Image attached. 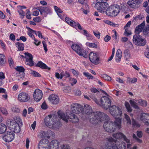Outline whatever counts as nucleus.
Instances as JSON below:
<instances>
[{
	"label": "nucleus",
	"mask_w": 149,
	"mask_h": 149,
	"mask_svg": "<svg viewBox=\"0 0 149 149\" xmlns=\"http://www.w3.org/2000/svg\"><path fill=\"white\" fill-rule=\"evenodd\" d=\"M71 107L72 113H71L69 116H68L67 114L65 115L64 113L61 111H58L57 113L58 116L66 122H68V120L72 123L78 122L79 119L74 113L80 114V116L82 118V114L84 109L81 105L77 103L72 105Z\"/></svg>",
	"instance_id": "nucleus-1"
},
{
	"label": "nucleus",
	"mask_w": 149,
	"mask_h": 149,
	"mask_svg": "<svg viewBox=\"0 0 149 149\" xmlns=\"http://www.w3.org/2000/svg\"><path fill=\"white\" fill-rule=\"evenodd\" d=\"M84 109L82 114V118L83 119H89L91 123L93 124H96L97 120H101L104 119L103 116L105 117L107 116L104 113L100 111L95 112H93L92 109L91 107L87 104L84 105Z\"/></svg>",
	"instance_id": "nucleus-2"
},
{
	"label": "nucleus",
	"mask_w": 149,
	"mask_h": 149,
	"mask_svg": "<svg viewBox=\"0 0 149 149\" xmlns=\"http://www.w3.org/2000/svg\"><path fill=\"white\" fill-rule=\"evenodd\" d=\"M105 115L107 116L105 117V116H103L104 119L101 120H97V123L99 122H101L102 121H105V122L103 125V127L104 130L108 132H114L116 129H120V126L121 123V119L119 118L116 119L114 122L110 120V118L106 114L104 113Z\"/></svg>",
	"instance_id": "nucleus-3"
},
{
	"label": "nucleus",
	"mask_w": 149,
	"mask_h": 149,
	"mask_svg": "<svg viewBox=\"0 0 149 149\" xmlns=\"http://www.w3.org/2000/svg\"><path fill=\"white\" fill-rule=\"evenodd\" d=\"M90 97L93 100L96 104L102 106V107L107 109L109 108L111 105V102L110 99L108 97L104 96L101 97L100 102L96 99L93 95L90 96Z\"/></svg>",
	"instance_id": "nucleus-4"
},
{
	"label": "nucleus",
	"mask_w": 149,
	"mask_h": 149,
	"mask_svg": "<svg viewBox=\"0 0 149 149\" xmlns=\"http://www.w3.org/2000/svg\"><path fill=\"white\" fill-rule=\"evenodd\" d=\"M119 6L116 5L115 6L111 5L109 6L106 11V13L108 16L114 17L117 16L120 11Z\"/></svg>",
	"instance_id": "nucleus-5"
},
{
	"label": "nucleus",
	"mask_w": 149,
	"mask_h": 149,
	"mask_svg": "<svg viewBox=\"0 0 149 149\" xmlns=\"http://www.w3.org/2000/svg\"><path fill=\"white\" fill-rule=\"evenodd\" d=\"M44 122L46 126L50 128H57L60 127L58 125V122H55V120L54 117L52 118V116L49 115L47 116L44 119Z\"/></svg>",
	"instance_id": "nucleus-6"
},
{
	"label": "nucleus",
	"mask_w": 149,
	"mask_h": 149,
	"mask_svg": "<svg viewBox=\"0 0 149 149\" xmlns=\"http://www.w3.org/2000/svg\"><path fill=\"white\" fill-rule=\"evenodd\" d=\"M134 43L139 46H144L146 44V40L139 34H136L134 35L132 39Z\"/></svg>",
	"instance_id": "nucleus-7"
},
{
	"label": "nucleus",
	"mask_w": 149,
	"mask_h": 149,
	"mask_svg": "<svg viewBox=\"0 0 149 149\" xmlns=\"http://www.w3.org/2000/svg\"><path fill=\"white\" fill-rule=\"evenodd\" d=\"M109 112L116 119L119 118L122 113L121 109L116 105H112L109 108Z\"/></svg>",
	"instance_id": "nucleus-8"
},
{
	"label": "nucleus",
	"mask_w": 149,
	"mask_h": 149,
	"mask_svg": "<svg viewBox=\"0 0 149 149\" xmlns=\"http://www.w3.org/2000/svg\"><path fill=\"white\" fill-rule=\"evenodd\" d=\"M71 48L79 55L82 56L85 58L88 57V54L86 51L84 49H82L78 45L76 44H72Z\"/></svg>",
	"instance_id": "nucleus-9"
},
{
	"label": "nucleus",
	"mask_w": 149,
	"mask_h": 149,
	"mask_svg": "<svg viewBox=\"0 0 149 149\" xmlns=\"http://www.w3.org/2000/svg\"><path fill=\"white\" fill-rule=\"evenodd\" d=\"M107 140L111 143L110 144H107L105 146L106 149H118V146L116 144L117 140L110 137L107 139Z\"/></svg>",
	"instance_id": "nucleus-10"
},
{
	"label": "nucleus",
	"mask_w": 149,
	"mask_h": 149,
	"mask_svg": "<svg viewBox=\"0 0 149 149\" xmlns=\"http://www.w3.org/2000/svg\"><path fill=\"white\" fill-rule=\"evenodd\" d=\"M109 6V4L107 3L102 1L97 2L95 5L96 9L100 13L104 12Z\"/></svg>",
	"instance_id": "nucleus-11"
},
{
	"label": "nucleus",
	"mask_w": 149,
	"mask_h": 149,
	"mask_svg": "<svg viewBox=\"0 0 149 149\" xmlns=\"http://www.w3.org/2000/svg\"><path fill=\"white\" fill-rule=\"evenodd\" d=\"M88 57L90 61L92 63L96 65L99 64L100 58L97 53L91 52L89 54Z\"/></svg>",
	"instance_id": "nucleus-12"
},
{
	"label": "nucleus",
	"mask_w": 149,
	"mask_h": 149,
	"mask_svg": "<svg viewBox=\"0 0 149 149\" xmlns=\"http://www.w3.org/2000/svg\"><path fill=\"white\" fill-rule=\"evenodd\" d=\"M24 54L25 57L23 55H21V56L26 58V65L30 66H33L34 65V62L33 61V57L32 55L28 52H26Z\"/></svg>",
	"instance_id": "nucleus-13"
},
{
	"label": "nucleus",
	"mask_w": 149,
	"mask_h": 149,
	"mask_svg": "<svg viewBox=\"0 0 149 149\" xmlns=\"http://www.w3.org/2000/svg\"><path fill=\"white\" fill-rule=\"evenodd\" d=\"M15 134L13 132L8 131L5 133L3 136V139L6 142H10L14 138Z\"/></svg>",
	"instance_id": "nucleus-14"
},
{
	"label": "nucleus",
	"mask_w": 149,
	"mask_h": 149,
	"mask_svg": "<svg viewBox=\"0 0 149 149\" xmlns=\"http://www.w3.org/2000/svg\"><path fill=\"white\" fill-rule=\"evenodd\" d=\"M10 128L13 130L15 133H18L20 131V128L18 123L14 120H10Z\"/></svg>",
	"instance_id": "nucleus-15"
},
{
	"label": "nucleus",
	"mask_w": 149,
	"mask_h": 149,
	"mask_svg": "<svg viewBox=\"0 0 149 149\" xmlns=\"http://www.w3.org/2000/svg\"><path fill=\"white\" fill-rule=\"evenodd\" d=\"M36 9L38 10L40 12L41 15H44L45 16L48 14H50L52 12V10L50 8L47 7L39 6L36 8Z\"/></svg>",
	"instance_id": "nucleus-16"
},
{
	"label": "nucleus",
	"mask_w": 149,
	"mask_h": 149,
	"mask_svg": "<svg viewBox=\"0 0 149 149\" xmlns=\"http://www.w3.org/2000/svg\"><path fill=\"white\" fill-rule=\"evenodd\" d=\"M49 141L46 139L41 140L38 143L39 149H48Z\"/></svg>",
	"instance_id": "nucleus-17"
},
{
	"label": "nucleus",
	"mask_w": 149,
	"mask_h": 149,
	"mask_svg": "<svg viewBox=\"0 0 149 149\" xmlns=\"http://www.w3.org/2000/svg\"><path fill=\"white\" fill-rule=\"evenodd\" d=\"M141 2V0H130L127 2V4L130 7L136 8L139 6Z\"/></svg>",
	"instance_id": "nucleus-18"
},
{
	"label": "nucleus",
	"mask_w": 149,
	"mask_h": 149,
	"mask_svg": "<svg viewBox=\"0 0 149 149\" xmlns=\"http://www.w3.org/2000/svg\"><path fill=\"white\" fill-rule=\"evenodd\" d=\"M18 99L20 102H25L27 101L30 99L28 94L22 92L20 93L18 95Z\"/></svg>",
	"instance_id": "nucleus-19"
},
{
	"label": "nucleus",
	"mask_w": 149,
	"mask_h": 149,
	"mask_svg": "<svg viewBox=\"0 0 149 149\" xmlns=\"http://www.w3.org/2000/svg\"><path fill=\"white\" fill-rule=\"evenodd\" d=\"M34 100L37 102L39 101L42 97V93L41 90L38 89H36L33 94Z\"/></svg>",
	"instance_id": "nucleus-20"
},
{
	"label": "nucleus",
	"mask_w": 149,
	"mask_h": 149,
	"mask_svg": "<svg viewBox=\"0 0 149 149\" xmlns=\"http://www.w3.org/2000/svg\"><path fill=\"white\" fill-rule=\"evenodd\" d=\"M113 136L114 138L117 139H120L123 138L124 140L127 143H129L130 142V140L127 139L125 135L121 132H118L113 134Z\"/></svg>",
	"instance_id": "nucleus-21"
},
{
	"label": "nucleus",
	"mask_w": 149,
	"mask_h": 149,
	"mask_svg": "<svg viewBox=\"0 0 149 149\" xmlns=\"http://www.w3.org/2000/svg\"><path fill=\"white\" fill-rule=\"evenodd\" d=\"M59 143L56 140L49 143L48 149H58Z\"/></svg>",
	"instance_id": "nucleus-22"
},
{
	"label": "nucleus",
	"mask_w": 149,
	"mask_h": 149,
	"mask_svg": "<svg viewBox=\"0 0 149 149\" xmlns=\"http://www.w3.org/2000/svg\"><path fill=\"white\" fill-rule=\"evenodd\" d=\"M50 102L54 104H58L59 101L58 97L56 95L52 94L50 95L48 98Z\"/></svg>",
	"instance_id": "nucleus-23"
},
{
	"label": "nucleus",
	"mask_w": 149,
	"mask_h": 149,
	"mask_svg": "<svg viewBox=\"0 0 149 149\" xmlns=\"http://www.w3.org/2000/svg\"><path fill=\"white\" fill-rule=\"evenodd\" d=\"M145 25V21H144L142 23L137 26L136 27L135 29L136 33H137V34H139L141 32H142L143 29L144 28Z\"/></svg>",
	"instance_id": "nucleus-24"
},
{
	"label": "nucleus",
	"mask_w": 149,
	"mask_h": 149,
	"mask_svg": "<svg viewBox=\"0 0 149 149\" xmlns=\"http://www.w3.org/2000/svg\"><path fill=\"white\" fill-rule=\"evenodd\" d=\"M36 66L37 67H38L42 69H48V70H49L51 68L48 67L44 63H42L41 61H39L36 64Z\"/></svg>",
	"instance_id": "nucleus-25"
},
{
	"label": "nucleus",
	"mask_w": 149,
	"mask_h": 149,
	"mask_svg": "<svg viewBox=\"0 0 149 149\" xmlns=\"http://www.w3.org/2000/svg\"><path fill=\"white\" fill-rule=\"evenodd\" d=\"M68 24L73 27H75L77 26L78 28L79 29H82V27L78 22L76 23L72 19V21H70Z\"/></svg>",
	"instance_id": "nucleus-26"
},
{
	"label": "nucleus",
	"mask_w": 149,
	"mask_h": 149,
	"mask_svg": "<svg viewBox=\"0 0 149 149\" xmlns=\"http://www.w3.org/2000/svg\"><path fill=\"white\" fill-rule=\"evenodd\" d=\"M148 117H149V114L142 113L141 114L140 118L141 120L144 123L145 121L147 120Z\"/></svg>",
	"instance_id": "nucleus-27"
},
{
	"label": "nucleus",
	"mask_w": 149,
	"mask_h": 149,
	"mask_svg": "<svg viewBox=\"0 0 149 149\" xmlns=\"http://www.w3.org/2000/svg\"><path fill=\"white\" fill-rule=\"evenodd\" d=\"M7 129L6 125L3 123L0 124V134L4 133Z\"/></svg>",
	"instance_id": "nucleus-28"
},
{
	"label": "nucleus",
	"mask_w": 149,
	"mask_h": 149,
	"mask_svg": "<svg viewBox=\"0 0 149 149\" xmlns=\"http://www.w3.org/2000/svg\"><path fill=\"white\" fill-rule=\"evenodd\" d=\"M15 44L17 45V47L18 49V51H21L24 50V45L23 43L17 42H16Z\"/></svg>",
	"instance_id": "nucleus-29"
},
{
	"label": "nucleus",
	"mask_w": 149,
	"mask_h": 149,
	"mask_svg": "<svg viewBox=\"0 0 149 149\" xmlns=\"http://www.w3.org/2000/svg\"><path fill=\"white\" fill-rule=\"evenodd\" d=\"M137 79L136 78H132L130 77H128L127 78V82L129 83H134L137 82Z\"/></svg>",
	"instance_id": "nucleus-30"
},
{
	"label": "nucleus",
	"mask_w": 149,
	"mask_h": 149,
	"mask_svg": "<svg viewBox=\"0 0 149 149\" xmlns=\"http://www.w3.org/2000/svg\"><path fill=\"white\" fill-rule=\"evenodd\" d=\"M129 102L132 106L133 108L136 109H139V107L137 105V103H136L135 101L132 100H130Z\"/></svg>",
	"instance_id": "nucleus-31"
},
{
	"label": "nucleus",
	"mask_w": 149,
	"mask_h": 149,
	"mask_svg": "<svg viewBox=\"0 0 149 149\" xmlns=\"http://www.w3.org/2000/svg\"><path fill=\"white\" fill-rule=\"evenodd\" d=\"M70 76V75L68 72L67 71H66L65 72H63L60 74V79H62L63 77H69Z\"/></svg>",
	"instance_id": "nucleus-32"
},
{
	"label": "nucleus",
	"mask_w": 149,
	"mask_h": 149,
	"mask_svg": "<svg viewBox=\"0 0 149 149\" xmlns=\"http://www.w3.org/2000/svg\"><path fill=\"white\" fill-rule=\"evenodd\" d=\"M5 56L3 54H0V63L1 65H4L5 61H4Z\"/></svg>",
	"instance_id": "nucleus-33"
},
{
	"label": "nucleus",
	"mask_w": 149,
	"mask_h": 149,
	"mask_svg": "<svg viewBox=\"0 0 149 149\" xmlns=\"http://www.w3.org/2000/svg\"><path fill=\"white\" fill-rule=\"evenodd\" d=\"M132 137L136 142L139 143H141L142 142V141L141 139L138 138L135 134H133Z\"/></svg>",
	"instance_id": "nucleus-34"
},
{
	"label": "nucleus",
	"mask_w": 149,
	"mask_h": 149,
	"mask_svg": "<svg viewBox=\"0 0 149 149\" xmlns=\"http://www.w3.org/2000/svg\"><path fill=\"white\" fill-rule=\"evenodd\" d=\"M83 74L89 79H93L94 78L88 72H84Z\"/></svg>",
	"instance_id": "nucleus-35"
},
{
	"label": "nucleus",
	"mask_w": 149,
	"mask_h": 149,
	"mask_svg": "<svg viewBox=\"0 0 149 149\" xmlns=\"http://www.w3.org/2000/svg\"><path fill=\"white\" fill-rule=\"evenodd\" d=\"M125 105L128 112H131L132 111V109L130 107L129 103L128 102H125Z\"/></svg>",
	"instance_id": "nucleus-36"
},
{
	"label": "nucleus",
	"mask_w": 149,
	"mask_h": 149,
	"mask_svg": "<svg viewBox=\"0 0 149 149\" xmlns=\"http://www.w3.org/2000/svg\"><path fill=\"white\" fill-rule=\"evenodd\" d=\"M101 77L103 79L107 81H110L111 80V77L107 74L102 75Z\"/></svg>",
	"instance_id": "nucleus-37"
},
{
	"label": "nucleus",
	"mask_w": 149,
	"mask_h": 149,
	"mask_svg": "<svg viewBox=\"0 0 149 149\" xmlns=\"http://www.w3.org/2000/svg\"><path fill=\"white\" fill-rule=\"evenodd\" d=\"M138 104H139L140 105L144 107H146L147 106V102L144 100H139L138 102Z\"/></svg>",
	"instance_id": "nucleus-38"
},
{
	"label": "nucleus",
	"mask_w": 149,
	"mask_h": 149,
	"mask_svg": "<svg viewBox=\"0 0 149 149\" xmlns=\"http://www.w3.org/2000/svg\"><path fill=\"white\" fill-rule=\"evenodd\" d=\"M31 74L35 77H41V75L39 73L33 70L31 71Z\"/></svg>",
	"instance_id": "nucleus-39"
},
{
	"label": "nucleus",
	"mask_w": 149,
	"mask_h": 149,
	"mask_svg": "<svg viewBox=\"0 0 149 149\" xmlns=\"http://www.w3.org/2000/svg\"><path fill=\"white\" fill-rule=\"evenodd\" d=\"M132 125L133 127L138 128L140 126V125L134 119H132Z\"/></svg>",
	"instance_id": "nucleus-40"
},
{
	"label": "nucleus",
	"mask_w": 149,
	"mask_h": 149,
	"mask_svg": "<svg viewBox=\"0 0 149 149\" xmlns=\"http://www.w3.org/2000/svg\"><path fill=\"white\" fill-rule=\"evenodd\" d=\"M86 45L91 47L93 48H97V45L95 43H91L90 42H86Z\"/></svg>",
	"instance_id": "nucleus-41"
},
{
	"label": "nucleus",
	"mask_w": 149,
	"mask_h": 149,
	"mask_svg": "<svg viewBox=\"0 0 149 149\" xmlns=\"http://www.w3.org/2000/svg\"><path fill=\"white\" fill-rule=\"evenodd\" d=\"M0 111L2 113L3 115H7L8 114V112L6 109L4 107H0Z\"/></svg>",
	"instance_id": "nucleus-42"
},
{
	"label": "nucleus",
	"mask_w": 149,
	"mask_h": 149,
	"mask_svg": "<svg viewBox=\"0 0 149 149\" xmlns=\"http://www.w3.org/2000/svg\"><path fill=\"white\" fill-rule=\"evenodd\" d=\"M124 54H125V56L127 58H129L130 56V51L128 49H126L124 50Z\"/></svg>",
	"instance_id": "nucleus-43"
},
{
	"label": "nucleus",
	"mask_w": 149,
	"mask_h": 149,
	"mask_svg": "<svg viewBox=\"0 0 149 149\" xmlns=\"http://www.w3.org/2000/svg\"><path fill=\"white\" fill-rule=\"evenodd\" d=\"M125 118L126 120L127 124L130 125L131 124V121L129 117L126 114H125Z\"/></svg>",
	"instance_id": "nucleus-44"
},
{
	"label": "nucleus",
	"mask_w": 149,
	"mask_h": 149,
	"mask_svg": "<svg viewBox=\"0 0 149 149\" xmlns=\"http://www.w3.org/2000/svg\"><path fill=\"white\" fill-rule=\"evenodd\" d=\"M86 8L84 7V6H83L82 9L83 10V11L84 14H87L89 11V7L87 5H86Z\"/></svg>",
	"instance_id": "nucleus-45"
},
{
	"label": "nucleus",
	"mask_w": 149,
	"mask_h": 149,
	"mask_svg": "<svg viewBox=\"0 0 149 149\" xmlns=\"http://www.w3.org/2000/svg\"><path fill=\"white\" fill-rule=\"evenodd\" d=\"M46 132L44 131L40 132L38 134V136L40 137L43 138L46 136Z\"/></svg>",
	"instance_id": "nucleus-46"
},
{
	"label": "nucleus",
	"mask_w": 149,
	"mask_h": 149,
	"mask_svg": "<svg viewBox=\"0 0 149 149\" xmlns=\"http://www.w3.org/2000/svg\"><path fill=\"white\" fill-rule=\"evenodd\" d=\"M15 69L17 71L22 72H24L25 70L24 68L22 66H17L15 68Z\"/></svg>",
	"instance_id": "nucleus-47"
},
{
	"label": "nucleus",
	"mask_w": 149,
	"mask_h": 149,
	"mask_svg": "<svg viewBox=\"0 0 149 149\" xmlns=\"http://www.w3.org/2000/svg\"><path fill=\"white\" fill-rule=\"evenodd\" d=\"M21 17L23 19L25 15V12L22 10H19L18 11Z\"/></svg>",
	"instance_id": "nucleus-48"
},
{
	"label": "nucleus",
	"mask_w": 149,
	"mask_h": 149,
	"mask_svg": "<svg viewBox=\"0 0 149 149\" xmlns=\"http://www.w3.org/2000/svg\"><path fill=\"white\" fill-rule=\"evenodd\" d=\"M60 147L61 149H70V146L68 144H63Z\"/></svg>",
	"instance_id": "nucleus-49"
},
{
	"label": "nucleus",
	"mask_w": 149,
	"mask_h": 149,
	"mask_svg": "<svg viewBox=\"0 0 149 149\" xmlns=\"http://www.w3.org/2000/svg\"><path fill=\"white\" fill-rule=\"evenodd\" d=\"M63 91L65 93H68L70 91V88L68 86H64L62 88Z\"/></svg>",
	"instance_id": "nucleus-50"
},
{
	"label": "nucleus",
	"mask_w": 149,
	"mask_h": 149,
	"mask_svg": "<svg viewBox=\"0 0 149 149\" xmlns=\"http://www.w3.org/2000/svg\"><path fill=\"white\" fill-rule=\"evenodd\" d=\"M131 145L130 143V142L127 143V148L128 149H137V146H134L133 147H131Z\"/></svg>",
	"instance_id": "nucleus-51"
},
{
	"label": "nucleus",
	"mask_w": 149,
	"mask_h": 149,
	"mask_svg": "<svg viewBox=\"0 0 149 149\" xmlns=\"http://www.w3.org/2000/svg\"><path fill=\"white\" fill-rule=\"evenodd\" d=\"M54 8L55 11L57 13H61L63 12V11L57 6H55Z\"/></svg>",
	"instance_id": "nucleus-52"
},
{
	"label": "nucleus",
	"mask_w": 149,
	"mask_h": 149,
	"mask_svg": "<svg viewBox=\"0 0 149 149\" xmlns=\"http://www.w3.org/2000/svg\"><path fill=\"white\" fill-rule=\"evenodd\" d=\"M84 33L83 34L85 36L87 37L91 38V34H89L88 33L87 31L85 30H83Z\"/></svg>",
	"instance_id": "nucleus-53"
},
{
	"label": "nucleus",
	"mask_w": 149,
	"mask_h": 149,
	"mask_svg": "<svg viewBox=\"0 0 149 149\" xmlns=\"http://www.w3.org/2000/svg\"><path fill=\"white\" fill-rule=\"evenodd\" d=\"M137 136L139 138H141L143 136V133L141 131H137L136 132Z\"/></svg>",
	"instance_id": "nucleus-54"
},
{
	"label": "nucleus",
	"mask_w": 149,
	"mask_h": 149,
	"mask_svg": "<svg viewBox=\"0 0 149 149\" xmlns=\"http://www.w3.org/2000/svg\"><path fill=\"white\" fill-rule=\"evenodd\" d=\"M41 107L43 109H46L47 108V106L45 102H43L42 104Z\"/></svg>",
	"instance_id": "nucleus-55"
},
{
	"label": "nucleus",
	"mask_w": 149,
	"mask_h": 149,
	"mask_svg": "<svg viewBox=\"0 0 149 149\" xmlns=\"http://www.w3.org/2000/svg\"><path fill=\"white\" fill-rule=\"evenodd\" d=\"M143 34L145 37H148L149 36V31H146L145 30H143Z\"/></svg>",
	"instance_id": "nucleus-56"
},
{
	"label": "nucleus",
	"mask_w": 149,
	"mask_h": 149,
	"mask_svg": "<svg viewBox=\"0 0 149 149\" xmlns=\"http://www.w3.org/2000/svg\"><path fill=\"white\" fill-rule=\"evenodd\" d=\"M42 43L44 49L45 51V52H46L47 51V44H46L45 42L44 41H42Z\"/></svg>",
	"instance_id": "nucleus-57"
},
{
	"label": "nucleus",
	"mask_w": 149,
	"mask_h": 149,
	"mask_svg": "<svg viewBox=\"0 0 149 149\" xmlns=\"http://www.w3.org/2000/svg\"><path fill=\"white\" fill-rule=\"evenodd\" d=\"M145 54L147 58H149V48L148 46L147 47V51L145 52Z\"/></svg>",
	"instance_id": "nucleus-58"
},
{
	"label": "nucleus",
	"mask_w": 149,
	"mask_h": 149,
	"mask_svg": "<svg viewBox=\"0 0 149 149\" xmlns=\"http://www.w3.org/2000/svg\"><path fill=\"white\" fill-rule=\"evenodd\" d=\"M122 53L120 49H118L117 51L116 56H122Z\"/></svg>",
	"instance_id": "nucleus-59"
},
{
	"label": "nucleus",
	"mask_w": 149,
	"mask_h": 149,
	"mask_svg": "<svg viewBox=\"0 0 149 149\" xmlns=\"http://www.w3.org/2000/svg\"><path fill=\"white\" fill-rule=\"evenodd\" d=\"M90 90L93 93H99V91L95 88H91L90 89Z\"/></svg>",
	"instance_id": "nucleus-60"
},
{
	"label": "nucleus",
	"mask_w": 149,
	"mask_h": 149,
	"mask_svg": "<svg viewBox=\"0 0 149 149\" xmlns=\"http://www.w3.org/2000/svg\"><path fill=\"white\" fill-rule=\"evenodd\" d=\"M111 39V37L108 35H107L104 38V40L106 42L109 41Z\"/></svg>",
	"instance_id": "nucleus-61"
},
{
	"label": "nucleus",
	"mask_w": 149,
	"mask_h": 149,
	"mask_svg": "<svg viewBox=\"0 0 149 149\" xmlns=\"http://www.w3.org/2000/svg\"><path fill=\"white\" fill-rule=\"evenodd\" d=\"M26 28L29 31L33 33H34L36 35H37V33L36 31L33 30L32 29L30 28L29 27H28L27 26L26 27Z\"/></svg>",
	"instance_id": "nucleus-62"
},
{
	"label": "nucleus",
	"mask_w": 149,
	"mask_h": 149,
	"mask_svg": "<svg viewBox=\"0 0 149 149\" xmlns=\"http://www.w3.org/2000/svg\"><path fill=\"white\" fill-rule=\"evenodd\" d=\"M10 39L13 41H14L15 40V37L14 34L13 33L11 34L9 36Z\"/></svg>",
	"instance_id": "nucleus-63"
},
{
	"label": "nucleus",
	"mask_w": 149,
	"mask_h": 149,
	"mask_svg": "<svg viewBox=\"0 0 149 149\" xmlns=\"http://www.w3.org/2000/svg\"><path fill=\"white\" fill-rule=\"evenodd\" d=\"M31 15L30 11L28 10L26 14V17L27 18L30 19L31 18Z\"/></svg>",
	"instance_id": "nucleus-64"
}]
</instances>
